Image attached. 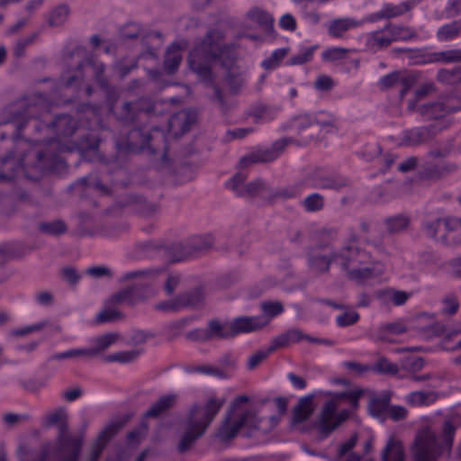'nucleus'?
Wrapping results in <instances>:
<instances>
[{"label": "nucleus", "mask_w": 461, "mask_h": 461, "mask_svg": "<svg viewBox=\"0 0 461 461\" xmlns=\"http://www.w3.org/2000/svg\"><path fill=\"white\" fill-rule=\"evenodd\" d=\"M84 55L77 66V75L63 83L64 89L75 88L77 95L101 98L98 104L84 102L76 107L77 118L58 114L50 122L45 117L57 103L49 95L32 93L5 108L9 113L4 124H13V149L0 156V182H37L46 176H64L68 165L63 153L77 151L80 160L101 165L87 176L68 186V193L82 200L93 195L113 200V177L104 154L100 153L101 133L108 126V118L115 113V86L104 76L105 65L77 47L73 56Z\"/></svg>", "instance_id": "nucleus-1"}, {"label": "nucleus", "mask_w": 461, "mask_h": 461, "mask_svg": "<svg viewBox=\"0 0 461 461\" xmlns=\"http://www.w3.org/2000/svg\"><path fill=\"white\" fill-rule=\"evenodd\" d=\"M154 105L146 100L126 103L123 106V116L117 119V130L120 131V137L117 139V152L135 153L148 149L150 153L156 154L160 150L166 156L167 136L163 130L154 127L149 131L136 127L133 123L142 113H153Z\"/></svg>", "instance_id": "nucleus-2"}, {"label": "nucleus", "mask_w": 461, "mask_h": 461, "mask_svg": "<svg viewBox=\"0 0 461 461\" xmlns=\"http://www.w3.org/2000/svg\"><path fill=\"white\" fill-rule=\"evenodd\" d=\"M235 54L230 45L224 43L221 30H210L203 40L191 50L188 58L190 68L205 80H212V66L220 64L228 68L226 80L233 92H238L243 83V77L231 69Z\"/></svg>", "instance_id": "nucleus-3"}, {"label": "nucleus", "mask_w": 461, "mask_h": 461, "mask_svg": "<svg viewBox=\"0 0 461 461\" xmlns=\"http://www.w3.org/2000/svg\"><path fill=\"white\" fill-rule=\"evenodd\" d=\"M460 427L461 417L455 414L444 420L438 436L428 427L420 429L412 445L413 461H436L444 452L450 453Z\"/></svg>", "instance_id": "nucleus-4"}, {"label": "nucleus", "mask_w": 461, "mask_h": 461, "mask_svg": "<svg viewBox=\"0 0 461 461\" xmlns=\"http://www.w3.org/2000/svg\"><path fill=\"white\" fill-rule=\"evenodd\" d=\"M46 427L57 426L59 434L54 442H48L44 446H50L54 457L59 461H78L82 450L84 437L72 435L68 431L67 413L63 409L48 413L43 421Z\"/></svg>", "instance_id": "nucleus-5"}, {"label": "nucleus", "mask_w": 461, "mask_h": 461, "mask_svg": "<svg viewBox=\"0 0 461 461\" xmlns=\"http://www.w3.org/2000/svg\"><path fill=\"white\" fill-rule=\"evenodd\" d=\"M249 401L248 396L240 395L231 402L218 431V437L221 441L227 442L232 439L243 428L249 430L259 428L261 419L257 412L251 409L242 408V404Z\"/></svg>", "instance_id": "nucleus-6"}, {"label": "nucleus", "mask_w": 461, "mask_h": 461, "mask_svg": "<svg viewBox=\"0 0 461 461\" xmlns=\"http://www.w3.org/2000/svg\"><path fill=\"white\" fill-rule=\"evenodd\" d=\"M178 395L176 393L166 394L158 398L149 409L145 412L144 418L140 424L127 434V444L130 447H137L146 438L149 424L147 418H158L162 413L171 409L177 402Z\"/></svg>", "instance_id": "nucleus-7"}, {"label": "nucleus", "mask_w": 461, "mask_h": 461, "mask_svg": "<svg viewBox=\"0 0 461 461\" xmlns=\"http://www.w3.org/2000/svg\"><path fill=\"white\" fill-rule=\"evenodd\" d=\"M224 403V398L211 395L203 403L192 404L186 415L185 424L194 426L205 432Z\"/></svg>", "instance_id": "nucleus-8"}, {"label": "nucleus", "mask_w": 461, "mask_h": 461, "mask_svg": "<svg viewBox=\"0 0 461 461\" xmlns=\"http://www.w3.org/2000/svg\"><path fill=\"white\" fill-rule=\"evenodd\" d=\"M333 118L324 112L315 114L305 113L298 115L293 120V128L297 131L298 134L312 140L322 130L328 131L333 126Z\"/></svg>", "instance_id": "nucleus-9"}, {"label": "nucleus", "mask_w": 461, "mask_h": 461, "mask_svg": "<svg viewBox=\"0 0 461 461\" xmlns=\"http://www.w3.org/2000/svg\"><path fill=\"white\" fill-rule=\"evenodd\" d=\"M89 343L93 345L91 348H71L64 352L52 355L50 360H62L75 357H94L101 355L109 347L115 344V332H109L101 336L91 338Z\"/></svg>", "instance_id": "nucleus-10"}, {"label": "nucleus", "mask_w": 461, "mask_h": 461, "mask_svg": "<svg viewBox=\"0 0 461 461\" xmlns=\"http://www.w3.org/2000/svg\"><path fill=\"white\" fill-rule=\"evenodd\" d=\"M307 261L310 269L316 274H326L332 262H338V251L331 249L330 242H320L309 248Z\"/></svg>", "instance_id": "nucleus-11"}, {"label": "nucleus", "mask_w": 461, "mask_h": 461, "mask_svg": "<svg viewBox=\"0 0 461 461\" xmlns=\"http://www.w3.org/2000/svg\"><path fill=\"white\" fill-rule=\"evenodd\" d=\"M337 401H327L315 421L316 427L322 437H328L333 432L343 421L350 416L348 410H342L337 413Z\"/></svg>", "instance_id": "nucleus-12"}, {"label": "nucleus", "mask_w": 461, "mask_h": 461, "mask_svg": "<svg viewBox=\"0 0 461 461\" xmlns=\"http://www.w3.org/2000/svg\"><path fill=\"white\" fill-rule=\"evenodd\" d=\"M304 185L316 189H330L338 191L347 185V180L335 175L324 167L311 169L303 178Z\"/></svg>", "instance_id": "nucleus-13"}, {"label": "nucleus", "mask_w": 461, "mask_h": 461, "mask_svg": "<svg viewBox=\"0 0 461 461\" xmlns=\"http://www.w3.org/2000/svg\"><path fill=\"white\" fill-rule=\"evenodd\" d=\"M247 175L244 172L235 174L225 185L238 196H256L269 194L266 183L260 179L245 184Z\"/></svg>", "instance_id": "nucleus-14"}, {"label": "nucleus", "mask_w": 461, "mask_h": 461, "mask_svg": "<svg viewBox=\"0 0 461 461\" xmlns=\"http://www.w3.org/2000/svg\"><path fill=\"white\" fill-rule=\"evenodd\" d=\"M292 139L283 138L276 140L273 145L266 149H258L243 157L240 160L241 167H248L255 163H267L276 160L285 150Z\"/></svg>", "instance_id": "nucleus-15"}, {"label": "nucleus", "mask_w": 461, "mask_h": 461, "mask_svg": "<svg viewBox=\"0 0 461 461\" xmlns=\"http://www.w3.org/2000/svg\"><path fill=\"white\" fill-rule=\"evenodd\" d=\"M339 264L347 273L358 266L371 262V255L357 245L346 244L338 251Z\"/></svg>", "instance_id": "nucleus-16"}, {"label": "nucleus", "mask_w": 461, "mask_h": 461, "mask_svg": "<svg viewBox=\"0 0 461 461\" xmlns=\"http://www.w3.org/2000/svg\"><path fill=\"white\" fill-rule=\"evenodd\" d=\"M417 77L409 72L395 71L384 76L379 82L383 90L389 88H399L400 97L403 98L409 90L416 84Z\"/></svg>", "instance_id": "nucleus-17"}, {"label": "nucleus", "mask_w": 461, "mask_h": 461, "mask_svg": "<svg viewBox=\"0 0 461 461\" xmlns=\"http://www.w3.org/2000/svg\"><path fill=\"white\" fill-rule=\"evenodd\" d=\"M438 130L433 124L405 130L402 133L400 146L416 147L432 140Z\"/></svg>", "instance_id": "nucleus-18"}, {"label": "nucleus", "mask_w": 461, "mask_h": 461, "mask_svg": "<svg viewBox=\"0 0 461 461\" xmlns=\"http://www.w3.org/2000/svg\"><path fill=\"white\" fill-rule=\"evenodd\" d=\"M145 249L157 251L158 256L165 257L171 263L184 261L191 258L186 242H176L170 245L148 242L145 244Z\"/></svg>", "instance_id": "nucleus-19"}, {"label": "nucleus", "mask_w": 461, "mask_h": 461, "mask_svg": "<svg viewBox=\"0 0 461 461\" xmlns=\"http://www.w3.org/2000/svg\"><path fill=\"white\" fill-rule=\"evenodd\" d=\"M452 96L441 97L434 103H429L420 105L419 113L427 119H439L447 114L459 111L461 107L456 106Z\"/></svg>", "instance_id": "nucleus-20"}, {"label": "nucleus", "mask_w": 461, "mask_h": 461, "mask_svg": "<svg viewBox=\"0 0 461 461\" xmlns=\"http://www.w3.org/2000/svg\"><path fill=\"white\" fill-rule=\"evenodd\" d=\"M115 436V420L111 419L106 428L97 436L91 446L89 456L86 461H98L109 441Z\"/></svg>", "instance_id": "nucleus-21"}, {"label": "nucleus", "mask_w": 461, "mask_h": 461, "mask_svg": "<svg viewBox=\"0 0 461 461\" xmlns=\"http://www.w3.org/2000/svg\"><path fill=\"white\" fill-rule=\"evenodd\" d=\"M233 338L240 333L257 331L266 326L263 318L258 316H239L230 321Z\"/></svg>", "instance_id": "nucleus-22"}, {"label": "nucleus", "mask_w": 461, "mask_h": 461, "mask_svg": "<svg viewBox=\"0 0 461 461\" xmlns=\"http://www.w3.org/2000/svg\"><path fill=\"white\" fill-rule=\"evenodd\" d=\"M314 394H308L301 397L297 404L293 408L291 425L295 427L308 420L314 411Z\"/></svg>", "instance_id": "nucleus-23"}, {"label": "nucleus", "mask_w": 461, "mask_h": 461, "mask_svg": "<svg viewBox=\"0 0 461 461\" xmlns=\"http://www.w3.org/2000/svg\"><path fill=\"white\" fill-rule=\"evenodd\" d=\"M458 168V165L454 162H445L443 164L430 163L423 167L420 174L427 179H440L455 174Z\"/></svg>", "instance_id": "nucleus-24"}, {"label": "nucleus", "mask_w": 461, "mask_h": 461, "mask_svg": "<svg viewBox=\"0 0 461 461\" xmlns=\"http://www.w3.org/2000/svg\"><path fill=\"white\" fill-rule=\"evenodd\" d=\"M363 22L350 17L337 18L330 21L328 26V34L332 38H343L347 32L359 27Z\"/></svg>", "instance_id": "nucleus-25"}, {"label": "nucleus", "mask_w": 461, "mask_h": 461, "mask_svg": "<svg viewBox=\"0 0 461 461\" xmlns=\"http://www.w3.org/2000/svg\"><path fill=\"white\" fill-rule=\"evenodd\" d=\"M207 333L209 341L232 339L230 321H221L218 319H212L207 323Z\"/></svg>", "instance_id": "nucleus-26"}, {"label": "nucleus", "mask_w": 461, "mask_h": 461, "mask_svg": "<svg viewBox=\"0 0 461 461\" xmlns=\"http://www.w3.org/2000/svg\"><path fill=\"white\" fill-rule=\"evenodd\" d=\"M302 339H307L310 342L318 341L316 338H312L310 335L304 334L302 330L298 329H291L276 336L272 340V344L274 345L276 349H277L279 348L286 347L291 343L299 342Z\"/></svg>", "instance_id": "nucleus-27"}, {"label": "nucleus", "mask_w": 461, "mask_h": 461, "mask_svg": "<svg viewBox=\"0 0 461 461\" xmlns=\"http://www.w3.org/2000/svg\"><path fill=\"white\" fill-rule=\"evenodd\" d=\"M387 234L397 235L405 232L411 225V218L406 213H398L384 219Z\"/></svg>", "instance_id": "nucleus-28"}, {"label": "nucleus", "mask_w": 461, "mask_h": 461, "mask_svg": "<svg viewBox=\"0 0 461 461\" xmlns=\"http://www.w3.org/2000/svg\"><path fill=\"white\" fill-rule=\"evenodd\" d=\"M198 113L194 110H184L175 114L170 120L172 128L180 129L181 134L190 131L196 122Z\"/></svg>", "instance_id": "nucleus-29"}, {"label": "nucleus", "mask_w": 461, "mask_h": 461, "mask_svg": "<svg viewBox=\"0 0 461 461\" xmlns=\"http://www.w3.org/2000/svg\"><path fill=\"white\" fill-rule=\"evenodd\" d=\"M181 309L199 308L204 303L205 294L203 287L198 286L177 295Z\"/></svg>", "instance_id": "nucleus-30"}, {"label": "nucleus", "mask_w": 461, "mask_h": 461, "mask_svg": "<svg viewBox=\"0 0 461 461\" xmlns=\"http://www.w3.org/2000/svg\"><path fill=\"white\" fill-rule=\"evenodd\" d=\"M357 439L358 436L355 433L349 439L340 444L333 461H361V456L353 452Z\"/></svg>", "instance_id": "nucleus-31"}, {"label": "nucleus", "mask_w": 461, "mask_h": 461, "mask_svg": "<svg viewBox=\"0 0 461 461\" xmlns=\"http://www.w3.org/2000/svg\"><path fill=\"white\" fill-rule=\"evenodd\" d=\"M444 225L446 228V234L442 237V241L448 245H461V218H448L445 219Z\"/></svg>", "instance_id": "nucleus-32"}, {"label": "nucleus", "mask_w": 461, "mask_h": 461, "mask_svg": "<svg viewBox=\"0 0 461 461\" xmlns=\"http://www.w3.org/2000/svg\"><path fill=\"white\" fill-rule=\"evenodd\" d=\"M348 276L359 283H364L371 278L378 277L382 275V269H377L375 266H358L352 268L348 273Z\"/></svg>", "instance_id": "nucleus-33"}, {"label": "nucleus", "mask_w": 461, "mask_h": 461, "mask_svg": "<svg viewBox=\"0 0 461 461\" xmlns=\"http://www.w3.org/2000/svg\"><path fill=\"white\" fill-rule=\"evenodd\" d=\"M382 461H404V451L402 442L390 438L382 451Z\"/></svg>", "instance_id": "nucleus-34"}, {"label": "nucleus", "mask_w": 461, "mask_h": 461, "mask_svg": "<svg viewBox=\"0 0 461 461\" xmlns=\"http://www.w3.org/2000/svg\"><path fill=\"white\" fill-rule=\"evenodd\" d=\"M182 54L180 47L173 43L165 55L164 69L168 75L175 74L182 61Z\"/></svg>", "instance_id": "nucleus-35"}, {"label": "nucleus", "mask_w": 461, "mask_h": 461, "mask_svg": "<svg viewBox=\"0 0 461 461\" xmlns=\"http://www.w3.org/2000/svg\"><path fill=\"white\" fill-rule=\"evenodd\" d=\"M203 434L204 431H202L200 429H197L194 426H191L190 424H186V429L179 440L177 450L180 453L188 451L194 443Z\"/></svg>", "instance_id": "nucleus-36"}, {"label": "nucleus", "mask_w": 461, "mask_h": 461, "mask_svg": "<svg viewBox=\"0 0 461 461\" xmlns=\"http://www.w3.org/2000/svg\"><path fill=\"white\" fill-rule=\"evenodd\" d=\"M390 397L388 395L374 396L368 403L370 414L376 418H384L388 411Z\"/></svg>", "instance_id": "nucleus-37"}, {"label": "nucleus", "mask_w": 461, "mask_h": 461, "mask_svg": "<svg viewBox=\"0 0 461 461\" xmlns=\"http://www.w3.org/2000/svg\"><path fill=\"white\" fill-rule=\"evenodd\" d=\"M187 243V249L191 258L208 250L212 246V238L211 236H195L191 238Z\"/></svg>", "instance_id": "nucleus-38"}, {"label": "nucleus", "mask_w": 461, "mask_h": 461, "mask_svg": "<svg viewBox=\"0 0 461 461\" xmlns=\"http://www.w3.org/2000/svg\"><path fill=\"white\" fill-rule=\"evenodd\" d=\"M384 30L388 31V33L391 35V40H393V41H407L417 37L415 32L412 29L403 25L388 23L384 26Z\"/></svg>", "instance_id": "nucleus-39"}, {"label": "nucleus", "mask_w": 461, "mask_h": 461, "mask_svg": "<svg viewBox=\"0 0 461 461\" xmlns=\"http://www.w3.org/2000/svg\"><path fill=\"white\" fill-rule=\"evenodd\" d=\"M461 33V18L438 28L437 38L440 41H447L456 38Z\"/></svg>", "instance_id": "nucleus-40"}, {"label": "nucleus", "mask_w": 461, "mask_h": 461, "mask_svg": "<svg viewBox=\"0 0 461 461\" xmlns=\"http://www.w3.org/2000/svg\"><path fill=\"white\" fill-rule=\"evenodd\" d=\"M248 15L251 20L257 22L260 26H262L263 30L267 33L270 34L274 31V19L268 13L261 9L255 8L249 11Z\"/></svg>", "instance_id": "nucleus-41"}, {"label": "nucleus", "mask_w": 461, "mask_h": 461, "mask_svg": "<svg viewBox=\"0 0 461 461\" xmlns=\"http://www.w3.org/2000/svg\"><path fill=\"white\" fill-rule=\"evenodd\" d=\"M438 82L450 86H457L461 84V66L452 69L440 68L437 74Z\"/></svg>", "instance_id": "nucleus-42"}, {"label": "nucleus", "mask_w": 461, "mask_h": 461, "mask_svg": "<svg viewBox=\"0 0 461 461\" xmlns=\"http://www.w3.org/2000/svg\"><path fill=\"white\" fill-rule=\"evenodd\" d=\"M115 320V294H111L107 300L106 306L93 320V324L111 322Z\"/></svg>", "instance_id": "nucleus-43"}, {"label": "nucleus", "mask_w": 461, "mask_h": 461, "mask_svg": "<svg viewBox=\"0 0 461 461\" xmlns=\"http://www.w3.org/2000/svg\"><path fill=\"white\" fill-rule=\"evenodd\" d=\"M425 63H457V49L429 53Z\"/></svg>", "instance_id": "nucleus-44"}, {"label": "nucleus", "mask_w": 461, "mask_h": 461, "mask_svg": "<svg viewBox=\"0 0 461 461\" xmlns=\"http://www.w3.org/2000/svg\"><path fill=\"white\" fill-rule=\"evenodd\" d=\"M427 331L429 332L428 338L432 336L440 337L445 336L447 340L452 339L454 337L461 334V329H451L446 327L444 324L436 322L427 328Z\"/></svg>", "instance_id": "nucleus-45"}, {"label": "nucleus", "mask_w": 461, "mask_h": 461, "mask_svg": "<svg viewBox=\"0 0 461 461\" xmlns=\"http://www.w3.org/2000/svg\"><path fill=\"white\" fill-rule=\"evenodd\" d=\"M437 395L434 392L417 391L409 393L406 397L407 402L413 406L429 405L434 402Z\"/></svg>", "instance_id": "nucleus-46"}, {"label": "nucleus", "mask_w": 461, "mask_h": 461, "mask_svg": "<svg viewBox=\"0 0 461 461\" xmlns=\"http://www.w3.org/2000/svg\"><path fill=\"white\" fill-rule=\"evenodd\" d=\"M260 307L263 314L257 316L264 319L266 326L273 318L284 312V306L280 302H263Z\"/></svg>", "instance_id": "nucleus-47"}, {"label": "nucleus", "mask_w": 461, "mask_h": 461, "mask_svg": "<svg viewBox=\"0 0 461 461\" xmlns=\"http://www.w3.org/2000/svg\"><path fill=\"white\" fill-rule=\"evenodd\" d=\"M325 199L319 193H313L302 201V206L308 212H320L324 208Z\"/></svg>", "instance_id": "nucleus-48"}, {"label": "nucleus", "mask_w": 461, "mask_h": 461, "mask_svg": "<svg viewBox=\"0 0 461 461\" xmlns=\"http://www.w3.org/2000/svg\"><path fill=\"white\" fill-rule=\"evenodd\" d=\"M162 272L159 268H150V269H145V270H137L127 273L123 279H130V278H135L140 280L139 285H146L149 281L153 280L155 277H157L160 273Z\"/></svg>", "instance_id": "nucleus-49"}, {"label": "nucleus", "mask_w": 461, "mask_h": 461, "mask_svg": "<svg viewBox=\"0 0 461 461\" xmlns=\"http://www.w3.org/2000/svg\"><path fill=\"white\" fill-rule=\"evenodd\" d=\"M276 110L266 104H258L251 110V116L256 122H267L274 119Z\"/></svg>", "instance_id": "nucleus-50"}, {"label": "nucleus", "mask_w": 461, "mask_h": 461, "mask_svg": "<svg viewBox=\"0 0 461 461\" xmlns=\"http://www.w3.org/2000/svg\"><path fill=\"white\" fill-rule=\"evenodd\" d=\"M368 41L371 46L377 47L379 49L386 48L393 42L391 35L388 33L387 30H384V27L381 30L371 32Z\"/></svg>", "instance_id": "nucleus-51"}, {"label": "nucleus", "mask_w": 461, "mask_h": 461, "mask_svg": "<svg viewBox=\"0 0 461 461\" xmlns=\"http://www.w3.org/2000/svg\"><path fill=\"white\" fill-rule=\"evenodd\" d=\"M39 230L43 233L58 236L66 232L67 225L62 220L42 221L39 224Z\"/></svg>", "instance_id": "nucleus-52"}, {"label": "nucleus", "mask_w": 461, "mask_h": 461, "mask_svg": "<svg viewBox=\"0 0 461 461\" xmlns=\"http://www.w3.org/2000/svg\"><path fill=\"white\" fill-rule=\"evenodd\" d=\"M372 370L381 375H394L399 372V367L396 364L392 363L386 357H381L377 359Z\"/></svg>", "instance_id": "nucleus-53"}, {"label": "nucleus", "mask_w": 461, "mask_h": 461, "mask_svg": "<svg viewBox=\"0 0 461 461\" xmlns=\"http://www.w3.org/2000/svg\"><path fill=\"white\" fill-rule=\"evenodd\" d=\"M69 14L67 5H59L55 7L50 14L49 23L50 26H59L65 23Z\"/></svg>", "instance_id": "nucleus-54"}, {"label": "nucleus", "mask_w": 461, "mask_h": 461, "mask_svg": "<svg viewBox=\"0 0 461 461\" xmlns=\"http://www.w3.org/2000/svg\"><path fill=\"white\" fill-rule=\"evenodd\" d=\"M141 32V27L139 23H129L120 30V41H125L127 40L138 39Z\"/></svg>", "instance_id": "nucleus-55"}, {"label": "nucleus", "mask_w": 461, "mask_h": 461, "mask_svg": "<svg viewBox=\"0 0 461 461\" xmlns=\"http://www.w3.org/2000/svg\"><path fill=\"white\" fill-rule=\"evenodd\" d=\"M318 49V45H314L312 47L304 48L301 50V51L294 55L289 59L290 65H303L309 61H311L313 58L314 51Z\"/></svg>", "instance_id": "nucleus-56"}, {"label": "nucleus", "mask_w": 461, "mask_h": 461, "mask_svg": "<svg viewBox=\"0 0 461 461\" xmlns=\"http://www.w3.org/2000/svg\"><path fill=\"white\" fill-rule=\"evenodd\" d=\"M304 186L303 181L296 185L282 188L275 193H270L273 198L289 199L297 196Z\"/></svg>", "instance_id": "nucleus-57"}, {"label": "nucleus", "mask_w": 461, "mask_h": 461, "mask_svg": "<svg viewBox=\"0 0 461 461\" xmlns=\"http://www.w3.org/2000/svg\"><path fill=\"white\" fill-rule=\"evenodd\" d=\"M276 349L271 343V345L266 350H259L255 354L251 355L248 360V368L250 370L255 369L263 360H265Z\"/></svg>", "instance_id": "nucleus-58"}, {"label": "nucleus", "mask_w": 461, "mask_h": 461, "mask_svg": "<svg viewBox=\"0 0 461 461\" xmlns=\"http://www.w3.org/2000/svg\"><path fill=\"white\" fill-rule=\"evenodd\" d=\"M453 140L447 139V140L439 143L438 147L430 149L429 155L432 158H446L449 156L453 150Z\"/></svg>", "instance_id": "nucleus-59"}, {"label": "nucleus", "mask_w": 461, "mask_h": 461, "mask_svg": "<svg viewBox=\"0 0 461 461\" xmlns=\"http://www.w3.org/2000/svg\"><path fill=\"white\" fill-rule=\"evenodd\" d=\"M349 51L350 50L346 48H330L322 52V59L328 62L343 59Z\"/></svg>", "instance_id": "nucleus-60"}, {"label": "nucleus", "mask_w": 461, "mask_h": 461, "mask_svg": "<svg viewBox=\"0 0 461 461\" xmlns=\"http://www.w3.org/2000/svg\"><path fill=\"white\" fill-rule=\"evenodd\" d=\"M287 52V49L276 50L269 58L266 59L262 62V66L267 69H273L276 68L280 61L286 56Z\"/></svg>", "instance_id": "nucleus-61"}, {"label": "nucleus", "mask_w": 461, "mask_h": 461, "mask_svg": "<svg viewBox=\"0 0 461 461\" xmlns=\"http://www.w3.org/2000/svg\"><path fill=\"white\" fill-rule=\"evenodd\" d=\"M411 8V4L410 2H404L399 5H385L383 9L384 12L385 18H392L399 16L405 12L409 11Z\"/></svg>", "instance_id": "nucleus-62"}, {"label": "nucleus", "mask_w": 461, "mask_h": 461, "mask_svg": "<svg viewBox=\"0 0 461 461\" xmlns=\"http://www.w3.org/2000/svg\"><path fill=\"white\" fill-rule=\"evenodd\" d=\"M142 353V348H136L131 350L117 352V362L122 364L132 363L136 361Z\"/></svg>", "instance_id": "nucleus-63"}, {"label": "nucleus", "mask_w": 461, "mask_h": 461, "mask_svg": "<svg viewBox=\"0 0 461 461\" xmlns=\"http://www.w3.org/2000/svg\"><path fill=\"white\" fill-rule=\"evenodd\" d=\"M442 303H443L442 311L444 313H446L447 315L455 314L459 308L458 300H457L456 296L452 294L446 295L442 300Z\"/></svg>", "instance_id": "nucleus-64"}]
</instances>
